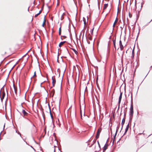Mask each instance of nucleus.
Listing matches in <instances>:
<instances>
[{"label":"nucleus","instance_id":"obj_1","mask_svg":"<svg viewBox=\"0 0 152 152\" xmlns=\"http://www.w3.org/2000/svg\"><path fill=\"white\" fill-rule=\"evenodd\" d=\"M80 115L82 119L83 115H85V105L83 104V103L82 105L80 104Z\"/></svg>","mask_w":152,"mask_h":152},{"label":"nucleus","instance_id":"obj_2","mask_svg":"<svg viewBox=\"0 0 152 152\" xmlns=\"http://www.w3.org/2000/svg\"><path fill=\"white\" fill-rule=\"evenodd\" d=\"M5 95V93L4 92H1L0 93V96L1 101H2L3 99L4 98Z\"/></svg>","mask_w":152,"mask_h":152},{"label":"nucleus","instance_id":"obj_3","mask_svg":"<svg viewBox=\"0 0 152 152\" xmlns=\"http://www.w3.org/2000/svg\"><path fill=\"white\" fill-rule=\"evenodd\" d=\"M130 115L132 116L133 113V105L131 104L130 109Z\"/></svg>","mask_w":152,"mask_h":152},{"label":"nucleus","instance_id":"obj_4","mask_svg":"<svg viewBox=\"0 0 152 152\" xmlns=\"http://www.w3.org/2000/svg\"><path fill=\"white\" fill-rule=\"evenodd\" d=\"M102 131V129L101 128H99L98 129L97 132V133L96 136V138H98L100 134V132H101V131Z\"/></svg>","mask_w":152,"mask_h":152},{"label":"nucleus","instance_id":"obj_5","mask_svg":"<svg viewBox=\"0 0 152 152\" xmlns=\"http://www.w3.org/2000/svg\"><path fill=\"white\" fill-rule=\"evenodd\" d=\"M88 19V18H87V19L83 18V20L84 22V25L85 26L86 23H87Z\"/></svg>","mask_w":152,"mask_h":152},{"label":"nucleus","instance_id":"obj_6","mask_svg":"<svg viewBox=\"0 0 152 152\" xmlns=\"http://www.w3.org/2000/svg\"><path fill=\"white\" fill-rule=\"evenodd\" d=\"M119 45L120 46V48L121 50H122L124 48V47L123 45H122L121 42V40L119 41Z\"/></svg>","mask_w":152,"mask_h":152},{"label":"nucleus","instance_id":"obj_7","mask_svg":"<svg viewBox=\"0 0 152 152\" xmlns=\"http://www.w3.org/2000/svg\"><path fill=\"white\" fill-rule=\"evenodd\" d=\"M122 93H121L120 96L119 97V100H118V104H120V103L121 102V99L122 98Z\"/></svg>","mask_w":152,"mask_h":152},{"label":"nucleus","instance_id":"obj_8","mask_svg":"<svg viewBox=\"0 0 152 152\" xmlns=\"http://www.w3.org/2000/svg\"><path fill=\"white\" fill-rule=\"evenodd\" d=\"M52 80H53L52 83L53 86H54L56 83V80L55 78H54L53 77H52Z\"/></svg>","mask_w":152,"mask_h":152},{"label":"nucleus","instance_id":"obj_9","mask_svg":"<svg viewBox=\"0 0 152 152\" xmlns=\"http://www.w3.org/2000/svg\"><path fill=\"white\" fill-rule=\"evenodd\" d=\"M118 18H116V19L115 20V21L114 23L113 24V27H114L115 26L116 24L118 22Z\"/></svg>","mask_w":152,"mask_h":152},{"label":"nucleus","instance_id":"obj_10","mask_svg":"<svg viewBox=\"0 0 152 152\" xmlns=\"http://www.w3.org/2000/svg\"><path fill=\"white\" fill-rule=\"evenodd\" d=\"M46 21V20L45 18H44V19L43 23L42 24V26L43 27H44Z\"/></svg>","mask_w":152,"mask_h":152},{"label":"nucleus","instance_id":"obj_11","mask_svg":"<svg viewBox=\"0 0 152 152\" xmlns=\"http://www.w3.org/2000/svg\"><path fill=\"white\" fill-rule=\"evenodd\" d=\"M107 145H105L103 148V151H105L107 149Z\"/></svg>","mask_w":152,"mask_h":152},{"label":"nucleus","instance_id":"obj_12","mask_svg":"<svg viewBox=\"0 0 152 152\" xmlns=\"http://www.w3.org/2000/svg\"><path fill=\"white\" fill-rule=\"evenodd\" d=\"M108 4H105L104 5L103 10H105L108 7Z\"/></svg>","mask_w":152,"mask_h":152},{"label":"nucleus","instance_id":"obj_13","mask_svg":"<svg viewBox=\"0 0 152 152\" xmlns=\"http://www.w3.org/2000/svg\"><path fill=\"white\" fill-rule=\"evenodd\" d=\"M65 42H60L59 45V47H61L62 45L64 44V43Z\"/></svg>","mask_w":152,"mask_h":152},{"label":"nucleus","instance_id":"obj_14","mask_svg":"<svg viewBox=\"0 0 152 152\" xmlns=\"http://www.w3.org/2000/svg\"><path fill=\"white\" fill-rule=\"evenodd\" d=\"M22 113L24 115H26L27 114V113L24 110H22Z\"/></svg>","mask_w":152,"mask_h":152},{"label":"nucleus","instance_id":"obj_15","mask_svg":"<svg viewBox=\"0 0 152 152\" xmlns=\"http://www.w3.org/2000/svg\"><path fill=\"white\" fill-rule=\"evenodd\" d=\"M41 11H41H41H40L39 12V13H38V14H37L35 15V17H37V16H38L39 15L40 13H41Z\"/></svg>","mask_w":152,"mask_h":152},{"label":"nucleus","instance_id":"obj_16","mask_svg":"<svg viewBox=\"0 0 152 152\" xmlns=\"http://www.w3.org/2000/svg\"><path fill=\"white\" fill-rule=\"evenodd\" d=\"M128 128H129V125H128L126 127V129L125 132H127V131L128 130Z\"/></svg>","mask_w":152,"mask_h":152},{"label":"nucleus","instance_id":"obj_17","mask_svg":"<svg viewBox=\"0 0 152 152\" xmlns=\"http://www.w3.org/2000/svg\"><path fill=\"white\" fill-rule=\"evenodd\" d=\"M61 28H59V34L60 35H61Z\"/></svg>","mask_w":152,"mask_h":152},{"label":"nucleus","instance_id":"obj_18","mask_svg":"<svg viewBox=\"0 0 152 152\" xmlns=\"http://www.w3.org/2000/svg\"><path fill=\"white\" fill-rule=\"evenodd\" d=\"M14 90H15V92L16 94V93H17V90L16 89V88H15V87L14 86Z\"/></svg>","mask_w":152,"mask_h":152},{"label":"nucleus","instance_id":"obj_19","mask_svg":"<svg viewBox=\"0 0 152 152\" xmlns=\"http://www.w3.org/2000/svg\"><path fill=\"white\" fill-rule=\"evenodd\" d=\"M73 51L76 54H77V52L75 49H73Z\"/></svg>","mask_w":152,"mask_h":152},{"label":"nucleus","instance_id":"obj_20","mask_svg":"<svg viewBox=\"0 0 152 152\" xmlns=\"http://www.w3.org/2000/svg\"><path fill=\"white\" fill-rule=\"evenodd\" d=\"M93 30H94V28H93L92 29H91V33L92 34L93 33Z\"/></svg>","mask_w":152,"mask_h":152},{"label":"nucleus","instance_id":"obj_21","mask_svg":"<svg viewBox=\"0 0 152 152\" xmlns=\"http://www.w3.org/2000/svg\"><path fill=\"white\" fill-rule=\"evenodd\" d=\"M52 92H53V94H54V90H53L52 91Z\"/></svg>","mask_w":152,"mask_h":152},{"label":"nucleus","instance_id":"obj_22","mask_svg":"<svg viewBox=\"0 0 152 152\" xmlns=\"http://www.w3.org/2000/svg\"><path fill=\"white\" fill-rule=\"evenodd\" d=\"M36 75V72H35L34 73V75L33 77H34V76H35Z\"/></svg>","mask_w":152,"mask_h":152},{"label":"nucleus","instance_id":"obj_23","mask_svg":"<svg viewBox=\"0 0 152 152\" xmlns=\"http://www.w3.org/2000/svg\"><path fill=\"white\" fill-rule=\"evenodd\" d=\"M113 43H114V47L115 48V41L114 42V41H113Z\"/></svg>","mask_w":152,"mask_h":152},{"label":"nucleus","instance_id":"obj_24","mask_svg":"<svg viewBox=\"0 0 152 152\" xmlns=\"http://www.w3.org/2000/svg\"><path fill=\"white\" fill-rule=\"evenodd\" d=\"M134 49H133L132 50V55H134Z\"/></svg>","mask_w":152,"mask_h":152},{"label":"nucleus","instance_id":"obj_25","mask_svg":"<svg viewBox=\"0 0 152 152\" xmlns=\"http://www.w3.org/2000/svg\"><path fill=\"white\" fill-rule=\"evenodd\" d=\"M124 121H125V120L124 121V120H123L122 121V123H123V124H124Z\"/></svg>","mask_w":152,"mask_h":152},{"label":"nucleus","instance_id":"obj_26","mask_svg":"<svg viewBox=\"0 0 152 152\" xmlns=\"http://www.w3.org/2000/svg\"><path fill=\"white\" fill-rule=\"evenodd\" d=\"M117 131H116V133H115V136H114V137H115V136H116V134H117Z\"/></svg>","mask_w":152,"mask_h":152},{"label":"nucleus","instance_id":"obj_27","mask_svg":"<svg viewBox=\"0 0 152 152\" xmlns=\"http://www.w3.org/2000/svg\"><path fill=\"white\" fill-rule=\"evenodd\" d=\"M55 142H57V141L56 140V139L55 140Z\"/></svg>","mask_w":152,"mask_h":152},{"label":"nucleus","instance_id":"obj_28","mask_svg":"<svg viewBox=\"0 0 152 152\" xmlns=\"http://www.w3.org/2000/svg\"><path fill=\"white\" fill-rule=\"evenodd\" d=\"M55 147H56V146H55ZM56 147L57 148H58V147L57 146H56Z\"/></svg>","mask_w":152,"mask_h":152},{"label":"nucleus","instance_id":"obj_29","mask_svg":"<svg viewBox=\"0 0 152 152\" xmlns=\"http://www.w3.org/2000/svg\"><path fill=\"white\" fill-rule=\"evenodd\" d=\"M55 149L54 150V152H55Z\"/></svg>","mask_w":152,"mask_h":152},{"label":"nucleus","instance_id":"obj_30","mask_svg":"<svg viewBox=\"0 0 152 152\" xmlns=\"http://www.w3.org/2000/svg\"><path fill=\"white\" fill-rule=\"evenodd\" d=\"M38 71L39 72L40 71V70L39 69H38Z\"/></svg>","mask_w":152,"mask_h":152}]
</instances>
